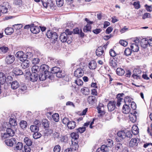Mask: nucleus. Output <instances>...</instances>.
<instances>
[{
  "label": "nucleus",
  "mask_w": 152,
  "mask_h": 152,
  "mask_svg": "<svg viewBox=\"0 0 152 152\" xmlns=\"http://www.w3.org/2000/svg\"><path fill=\"white\" fill-rule=\"evenodd\" d=\"M49 69V66L46 64H44L40 66V71L39 72V79L40 81H43L47 78H50L51 72L48 71Z\"/></svg>",
  "instance_id": "f257e3e1"
},
{
  "label": "nucleus",
  "mask_w": 152,
  "mask_h": 152,
  "mask_svg": "<svg viewBox=\"0 0 152 152\" xmlns=\"http://www.w3.org/2000/svg\"><path fill=\"white\" fill-rule=\"evenodd\" d=\"M73 32L68 29L66 30L65 32L61 33L60 36V39L62 42H66L68 44H69L72 42V34Z\"/></svg>",
  "instance_id": "f03ea898"
},
{
  "label": "nucleus",
  "mask_w": 152,
  "mask_h": 152,
  "mask_svg": "<svg viewBox=\"0 0 152 152\" xmlns=\"http://www.w3.org/2000/svg\"><path fill=\"white\" fill-rule=\"evenodd\" d=\"M118 137L116 139H118V142L122 140L125 137L130 138L132 136V134L127 129H125L121 131L118 132L117 133ZM118 141V140H117Z\"/></svg>",
  "instance_id": "7ed1b4c3"
},
{
  "label": "nucleus",
  "mask_w": 152,
  "mask_h": 152,
  "mask_svg": "<svg viewBox=\"0 0 152 152\" xmlns=\"http://www.w3.org/2000/svg\"><path fill=\"white\" fill-rule=\"evenodd\" d=\"M46 35L48 38L51 39L53 43H55L57 40L58 34L55 32L49 30L46 33Z\"/></svg>",
  "instance_id": "20e7f679"
},
{
  "label": "nucleus",
  "mask_w": 152,
  "mask_h": 152,
  "mask_svg": "<svg viewBox=\"0 0 152 152\" xmlns=\"http://www.w3.org/2000/svg\"><path fill=\"white\" fill-rule=\"evenodd\" d=\"M10 8L11 6L8 3L4 2L0 5V12L3 13H7L8 9H10Z\"/></svg>",
  "instance_id": "39448f33"
},
{
  "label": "nucleus",
  "mask_w": 152,
  "mask_h": 152,
  "mask_svg": "<svg viewBox=\"0 0 152 152\" xmlns=\"http://www.w3.org/2000/svg\"><path fill=\"white\" fill-rule=\"evenodd\" d=\"M142 71L139 66H137L134 69V78L137 79H140L141 76L140 75Z\"/></svg>",
  "instance_id": "423d86ee"
},
{
  "label": "nucleus",
  "mask_w": 152,
  "mask_h": 152,
  "mask_svg": "<svg viewBox=\"0 0 152 152\" xmlns=\"http://www.w3.org/2000/svg\"><path fill=\"white\" fill-rule=\"evenodd\" d=\"M6 133H5L2 137L3 139H5L9 136H13L15 135V132L11 129L7 128L6 129Z\"/></svg>",
  "instance_id": "0eeeda50"
},
{
  "label": "nucleus",
  "mask_w": 152,
  "mask_h": 152,
  "mask_svg": "<svg viewBox=\"0 0 152 152\" xmlns=\"http://www.w3.org/2000/svg\"><path fill=\"white\" fill-rule=\"evenodd\" d=\"M85 20L87 23L88 24L84 27L83 29V31L86 32L87 31H91V27L90 24H92L93 22L90 21L87 18H85Z\"/></svg>",
  "instance_id": "6e6552de"
},
{
  "label": "nucleus",
  "mask_w": 152,
  "mask_h": 152,
  "mask_svg": "<svg viewBox=\"0 0 152 152\" xmlns=\"http://www.w3.org/2000/svg\"><path fill=\"white\" fill-rule=\"evenodd\" d=\"M15 56L17 58H19L20 61H23L26 59L25 54L22 51H20L18 52L15 55Z\"/></svg>",
  "instance_id": "1a4fd4ad"
},
{
  "label": "nucleus",
  "mask_w": 152,
  "mask_h": 152,
  "mask_svg": "<svg viewBox=\"0 0 152 152\" xmlns=\"http://www.w3.org/2000/svg\"><path fill=\"white\" fill-rule=\"evenodd\" d=\"M74 74L75 77L78 78L80 77L83 75V70L81 68H78L74 72Z\"/></svg>",
  "instance_id": "9d476101"
},
{
  "label": "nucleus",
  "mask_w": 152,
  "mask_h": 152,
  "mask_svg": "<svg viewBox=\"0 0 152 152\" xmlns=\"http://www.w3.org/2000/svg\"><path fill=\"white\" fill-rule=\"evenodd\" d=\"M116 102L115 101H110L107 104V108L110 111H112L115 108Z\"/></svg>",
  "instance_id": "9b49d317"
},
{
  "label": "nucleus",
  "mask_w": 152,
  "mask_h": 152,
  "mask_svg": "<svg viewBox=\"0 0 152 152\" xmlns=\"http://www.w3.org/2000/svg\"><path fill=\"white\" fill-rule=\"evenodd\" d=\"M5 143L8 146H12L13 145L16 143V140L12 138L10 139L7 140L5 141Z\"/></svg>",
  "instance_id": "f8f14e48"
},
{
  "label": "nucleus",
  "mask_w": 152,
  "mask_h": 152,
  "mask_svg": "<svg viewBox=\"0 0 152 152\" xmlns=\"http://www.w3.org/2000/svg\"><path fill=\"white\" fill-rule=\"evenodd\" d=\"M15 58L13 55H9L7 56L5 58V62L8 64L12 63L15 61Z\"/></svg>",
  "instance_id": "ddd939ff"
},
{
  "label": "nucleus",
  "mask_w": 152,
  "mask_h": 152,
  "mask_svg": "<svg viewBox=\"0 0 152 152\" xmlns=\"http://www.w3.org/2000/svg\"><path fill=\"white\" fill-rule=\"evenodd\" d=\"M148 40L146 38L142 39L140 43L141 47L144 48H147L148 46Z\"/></svg>",
  "instance_id": "4468645a"
},
{
  "label": "nucleus",
  "mask_w": 152,
  "mask_h": 152,
  "mask_svg": "<svg viewBox=\"0 0 152 152\" xmlns=\"http://www.w3.org/2000/svg\"><path fill=\"white\" fill-rule=\"evenodd\" d=\"M134 40V48H135L134 52H137L139 50V47L138 44L139 42V39L137 37H135Z\"/></svg>",
  "instance_id": "2eb2a0df"
},
{
  "label": "nucleus",
  "mask_w": 152,
  "mask_h": 152,
  "mask_svg": "<svg viewBox=\"0 0 152 152\" xmlns=\"http://www.w3.org/2000/svg\"><path fill=\"white\" fill-rule=\"evenodd\" d=\"M31 71L32 73L38 74L39 75V74L40 71V66L39 67L38 66H33L31 68Z\"/></svg>",
  "instance_id": "dca6fc26"
},
{
  "label": "nucleus",
  "mask_w": 152,
  "mask_h": 152,
  "mask_svg": "<svg viewBox=\"0 0 152 152\" xmlns=\"http://www.w3.org/2000/svg\"><path fill=\"white\" fill-rule=\"evenodd\" d=\"M108 147L105 145H102L100 148H98L96 152H107L109 151Z\"/></svg>",
  "instance_id": "f3484780"
},
{
  "label": "nucleus",
  "mask_w": 152,
  "mask_h": 152,
  "mask_svg": "<svg viewBox=\"0 0 152 152\" xmlns=\"http://www.w3.org/2000/svg\"><path fill=\"white\" fill-rule=\"evenodd\" d=\"M96 55L98 56H100L104 53V50L103 47L100 46L96 50Z\"/></svg>",
  "instance_id": "a211bd4d"
},
{
  "label": "nucleus",
  "mask_w": 152,
  "mask_h": 152,
  "mask_svg": "<svg viewBox=\"0 0 152 152\" xmlns=\"http://www.w3.org/2000/svg\"><path fill=\"white\" fill-rule=\"evenodd\" d=\"M87 100L89 104H93L96 101V97L93 96H89Z\"/></svg>",
  "instance_id": "6ab92c4d"
},
{
  "label": "nucleus",
  "mask_w": 152,
  "mask_h": 152,
  "mask_svg": "<svg viewBox=\"0 0 152 152\" xmlns=\"http://www.w3.org/2000/svg\"><path fill=\"white\" fill-rule=\"evenodd\" d=\"M17 118L16 116L15 117H13V118H10L9 121V125H10V126H14L17 125V123L16 119H17Z\"/></svg>",
  "instance_id": "aec40b11"
},
{
  "label": "nucleus",
  "mask_w": 152,
  "mask_h": 152,
  "mask_svg": "<svg viewBox=\"0 0 152 152\" xmlns=\"http://www.w3.org/2000/svg\"><path fill=\"white\" fill-rule=\"evenodd\" d=\"M109 64L114 69H115L117 67V61L115 58L110 59Z\"/></svg>",
  "instance_id": "412c9836"
},
{
  "label": "nucleus",
  "mask_w": 152,
  "mask_h": 152,
  "mask_svg": "<svg viewBox=\"0 0 152 152\" xmlns=\"http://www.w3.org/2000/svg\"><path fill=\"white\" fill-rule=\"evenodd\" d=\"M6 77L5 74L0 72V84L3 85L6 82Z\"/></svg>",
  "instance_id": "4be33fe9"
},
{
  "label": "nucleus",
  "mask_w": 152,
  "mask_h": 152,
  "mask_svg": "<svg viewBox=\"0 0 152 152\" xmlns=\"http://www.w3.org/2000/svg\"><path fill=\"white\" fill-rule=\"evenodd\" d=\"M38 74L32 72L30 76V80L33 82L36 81L38 79Z\"/></svg>",
  "instance_id": "5701e85b"
},
{
  "label": "nucleus",
  "mask_w": 152,
  "mask_h": 152,
  "mask_svg": "<svg viewBox=\"0 0 152 152\" xmlns=\"http://www.w3.org/2000/svg\"><path fill=\"white\" fill-rule=\"evenodd\" d=\"M30 31L33 33L36 34L40 31V29L37 26H34L31 27Z\"/></svg>",
  "instance_id": "b1692460"
},
{
  "label": "nucleus",
  "mask_w": 152,
  "mask_h": 152,
  "mask_svg": "<svg viewBox=\"0 0 152 152\" xmlns=\"http://www.w3.org/2000/svg\"><path fill=\"white\" fill-rule=\"evenodd\" d=\"M19 86V84L16 80L12 81L11 83V88L12 90H15Z\"/></svg>",
  "instance_id": "393cba45"
},
{
  "label": "nucleus",
  "mask_w": 152,
  "mask_h": 152,
  "mask_svg": "<svg viewBox=\"0 0 152 152\" xmlns=\"http://www.w3.org/2000/svg\"><path fill=\"white\" fill-rule=\"evenodd\" d=\"M13 71L14 74L17 75H22L23 73L21 70L17 67L14 68Z\"/></svg>",
  "instance_id": "a878e982"
},
{
  "label": "nucleus",
  "mask_w": 152,
  "mask_h": 152,
  "mask_svg": "<svg viewBox=\"0 0 152 152\" xmlns=\"http://www.w3.org/2000/svg\"><path fill=\"white\" fill-rule=\"evenodd\" d=\"M76 122L73 121H70L67 124V126L69 129H74L75 127Z\"/></svg>",
  "instance_id": "bb28decb"
},
{
  "label": "nucleus",
  "mask_w": 152,
  "mask_h": 152,
  "mask_svg": "<svg viewBox=\"0 0 152 152\" xmlns=\"http://www.w3.org/2000/svg\"><path fill=\"white\" fill-rule=\"evenodd\" d=\"M122 111L124 113H128L130 111L129 107L128 105L126 104L124 105L122 108Z\"/></svg>",
  "instance_id": "cd10ccee"
},
{
  "label": "nucleus",
  "mask_w": 152,
  "mask_h": 152,
  "mask_svg": "<svg viewBox=\"0 0 152 152\" xmlns=\"http://www.w3.org/2000/svg\"><path fill=\"white\" fill-rule=\"evenodd\" d=\"M88 65L90 69H95L96 67V64L95 61L92 60L89 63Z\"/></svg>",
  "instance_id": "c85d7f7f"
},
{
  "label": "nucleus",
  "mask_w": 152,
  "mask_h": 152,
  "mask_svg": "<svg viewBox=\"0 0 152 152\" xmlns=\"http://www.w3.org/2000/svg\"><path fill=\"white\" fill-rule=\"evenodd\" d=\"M22 61L23 62V63L21 64V66L23 69H25L29 66L30 64L29 61L26 59L25 61Z\"/></svg>",
  "instance_id": "c756f323"
},
{
  "label": "nucleus",
  "mask_w": 152,
  "mask_h": 152,
  "mask_svg": "<svg viewBox=\"0 0 152 152\" xmlns=\"http://www.w3.org/2000/svg\"><path fill=\"white\" fill-rule=\"evenodd\" d=\"M73 32L74 34H78L81 37L84 36V34L82 32V30H79L78 28L74 29L73 30Z\"/></svg>",
  "instance_id": "7c9ffc66"
},
{
  "label": "nucleus",
  "mask_w": 152,
  "mask_h": 152,
  "mask_svg": "<svg viewBox=\"0 0 152 152\" xmlns=\"http://www.w3.org/2000/svg\"><path fill=\"white\" fill-rule=\"evenodd\" d=\"M133 44L131 45V49L129 48H126L124 51V54L126 56H129L131 55L132 52V49H133V46L132 45Z\"/></svg>",
  "instance_id": "2f4dec72"
},
{
  "label": "nucleus",
  "mask_w": 152,
  "mask_h": 152,
  "mask_svg": "<svg viewBox=\"0 0 152 152\" xmlns=\"http://www.w3.org/2000/svg\"><path fill=\"white\" fill-rule=\"evenodd\" d=\"M24 141L25 143L26 144V146H30L32 144V142L31 140L28 137H25L24 138Z\"/></svg>",
  "instance_id": "473e14b6"
},
{
  "label": "nucleus",
  "mask_w": 152,
  "mask_h": 152,
  "mask_svg": "<svg viewBox=\"0 0 152 152\" xmlns=\"http://www.w3.org/2000/svg\"><path fill=\"white\" fill-rule=\"evenodd\" d=\"M14 31L13 29L11 27H8L5 30V32L7 35H10L12 34Z\"/></svg>",
  "instance_id": "72a5a7b5"
},
{
  "label": "nucleus",
  "mask_w": 152,
  "mask_h": 152,
  "mask_svg": "<svg viewBox=\"0 0 152 152\" xmlns=\"http://www.w3.org/2000/svg\"><path fill=\"white\" fill-rule=\"evenodd\" d=\"M61 69L60 68L57 67L55 66L53 67L51 69V74L53 73L56 74L58 72L60 71Z\"/></svg>",
  "instance_id": "f704fd0d"
},
{
  "label": "nucleus",
  "mask_w": 152,
  "mask_h": 152,
  "mask_svg": "<svg viewBox=\"0 0 152 152\" xmlns=\"http://www.w3.org/2000/svg\"><path fill=\"white\" fill-rule=\"evenodd\" d=\"M30 129L32 132H34L38 131L39 130V127L37 126L32 125L30 126Z\"/></svg>",
  "instance_id": "c9c22d12"
},
{
  "label": "nucleus",
  "mask_w": 152,
  "mask_h": 152,
  "mask_svg": "<svg viewBox=\"0 0 152 152\" xmlns=\"http://www.w3.org/2000/svg\"><path fill=\"white\" fill-rule=\"evenodd\" d=\"M125 71L124 69L121 68H117L116 73L117 75L120 76H122L124 74Z\"/></svg>",
  "instance_id": "e433bc0d"
},
{
  "label": "nucleus",
  "mask_w": 152,
  "mask_h": 152,
  "mask_svg": "<svg viewBox=\"0 0 152 152\" xmlns=\"http://www.w3.org/2000/svg\"><path fill=\"white\" fill-rule=\"evenodd\" d=\"M20 125L22 129H25L27 126V122L24 121H21L20 123Z\"/></svg>",
  "instance_id": "4c0bfd02"
},
{
  "label": "nucleus",
  "mask_w": 152,
  "mask_h": 152,
  "mask_svg": "<svg viewBox=\"0 0 152 152\" xmlns=\"http://www.w3.org/2000/svg\"><path fill=\"white\" fill-rule=\"evenodd\" d=\"M41 136V134L38 132H34L33 135V138L36 139L40 138Z\"/></svg>",
  "instance_id": "58836bf2"
},
{
  "label": "nucleus",
  "mask_w": 152,
  "mask_h": 152,
  "mask_svg": "<svg viewBox=\"0 0 152 152\" xmlns=\"http://www.w3.org/2000/svg\"><path fill=\"white\" fill-rule=\"evenodd\" d=\"M52 118L55 122H58L59 120V115L58 113H55L53 115Z\"/></svg>",
  "instance_id": "ea45409f"
},
{
  "label": "nucleus",
  "mask_w": 152,
  "mask_h": 152,
  "mask_svg": "<svg viewBox=\"0 0 152 152\" xmlns=\"http://www.w3.org/2000/svg\"><path fill=\"white\" fill-rule=\"evenodd\" d=\"M81 92L85 95H88L89 94V89L87 87H85L81 89Z\"/></svg>",
  "instance_id": "a19ab883"
},
{
  "label": "nucleus",
  "mask_w": 152,
  "mask_h": 152,
  "mask_svg": "<svg viewBox=\"0 0 152 152\" xmlns=\"http://www.w3.org/2000/svg\"><path fill=\"white\" fill-rule=\"evenodd\" d=\"M97 109L98 113L99 114L98 115V116H102L104 114L105 112L103 110H102L101 108L100 107H97Z\"/></svg>",
  "instance_id": "79ce46f5"
},
{
  "label": "nucleus",
  "mask_w": 152,
  "mask_h": 152,
  "mask_svg": "<svg viewBox=\"0 0 152 152\" xmlns=\"http://www.w3.org/2000/svg\"><path fill=\"white\" fill-rule=\"evenodd\" d=\"M134 6L135 9H138L140 7V1H137L136 2H134Z\"/></svg>",
  "instance_id": "37998d69"
},
{
  "label": "nucleus",
  "mask_w": 152,
  "mask_h": 152,
  "mask_svg": "<svg viewBox=\"0 0 152 152\" xmlns=\"http://www.w3.org/2000/svg\"><path fill=\"white\" fill-rule=\"evenodd\" d=\"M0 50L3 53H5L8 51V48L7 47L3 46L0 47Z\"/></svg>",
  "instance_id": "c03bdc74"
},
{
  "label": "nucleus",
  "mask_w": 152,
  "mask_h": 152,
  "mask_svg": "<svg viewBox=\"0 0 152 152\" xmlns=\"http://www.w3.org/2000/svg\"><path fill=\"white\" fill-rule=\"evenodd\" d=\"M139 133V129L137 126L134 125V135H137Z\"/></svg>",
  "instance_id": "a18cd8bd"
},
{
  "label": "nucleus",
  "mask_w": 152,
  "mask_h": 152,
  "mask_svg": "<svg viewBox=\"0 0 152 152\" xmlns=\"http://www.w3.org/2000/svg\"><path fill=\"white\" fill-rule=\"evenodd\" d=\"M124 96V94L123 93L119 94L117 95V100L121 101L124 99L123 97Z\"/></svg>",
  "instance_id": "49530a36"
},
{
  "label": "nucleus",
  "mask_w": 152,
  "mask_h": 152,
  "mask_svg": "<svg viewBox=\"0 0 152 152\" xmlns=\"http://www.w3.org/2000/svg\"><path fill=\"white\" fill-rule=\"evenodd\" d=\"M71 137L72 139L76 140L79 138V135L77 133L73 132L71 134Z\"/></svg>",
  "instance_id": "de8ad7c7"
},
{
  "label": "nucleus",
  "mask_w": 152,
  "mask_h": 152,
  "mask_svg": "<svg viewBox=\"0 0 152 152\" xmlns=\"http://www.w3.org/2000/svg\"><path fill=\"white\" fill-rule=\"evenodd\" d=\"M56 77L59 78H61L64 77V75L62 73L61 70H60V71L58 72L56 74Z\"/></svg>",
  "instance_id": "09e8293b"
},
{
  "label": "nucleus",
  "mask_w": 152,
  "mask_h": 152,
  "mask_svg": "<svg viewBox=\"0 0 152 152\" xmlns=\"http://www.w3.org/2000/svg\"><path fill=\"white\" fill-rule=\"evenodd\" d=\"M33 53L32 52H27L25 54L26 59L27 58L30 59L33 56Z\"/></svg>",
  "instance_id": "8fccbe9b"
},
{
  "label": "nucleus",
  "mask_w": 152,
  "mask_h": 152,
  "mask_svg": "<svg viewBox=\"0 0 152 152\" xmlns=\"http://www.w3.org/2000/svg\"><path fill=\"white\" fill-rule=\"evenodd\" d=\"M42 124L45 128L48 127L49 124L47 120L44 119L43 120Z\"/></svg>",
  "instance_id": "3c124183"
},
{
  "label": "nucleus",
  "mask_w": 152,
  "mask_h": 152,
  "mask_svg": "<svg viewBox=\"0 0 152 152\" xmlns=\"http://www.w3.org/2000/svg\"><path fill=\"white\" fill-rule=\"evenodd\" d=\"M23 144L21 142H18L16 145V148L17 150H20L23 147Z\"/></svg>",
  "instance_id": "603ef678"
},
{
  "label": "nucleus",
  "mask_w": 152,
  "mask_h": 152,
  "mask_svg": "<svg viewBox=\"0 0 152 152\" xmlns=\"http://www.w3.org/2000/svg\"><path fill=\"white\" fill-rule=\"evenodd\" d=\"M6 80L5 82L7 83H11V82L13 80V79L11 76H9L6 78Z\"/></svg>",
  "instance_id": "864d4df0"
},
{
  "label": "nucleus",
  "mask_w": 152,
  "mask_h": 152,
  "mask_svg": "<svg viewBox=\"0 0 152 152\" xmlns=\"http://www.w3.org/2000/svg\"><path fill=\"white\" fill-rule=\"evenodd\" d=\"M40 61V59L37 58H34L32 61V64H38Z\"/></svg>",
  "instance_id": "5fc2aeb1"
},
{
  "label": "nucleus",
  "mask_w": 152,
  "mask_h": 152,
  "mask_svg": "<svg viewBox=\"0 0 152 152\" xmlns=\"http://www.w3.org/2000/svg\"><path fill=\"white\" fill-rule=\"evenodd\" d=\"M77 133L79 132L80 133H82L84 132L86 130V127H80L77 129Z\"/></svg>",
  "instance_id": "6e6d98bb"
},
{
  "label": "nucleus",
  "mask_w": 152,
  "mask_h": 152,
  "mask_svg": "<svg viewBox=\"0 0 152 152\" xmlns=\"http://www.w3.org/2000/svg\"><path fill=\"white\" fill-rule=\"evenodd\" d=\"M61 150V147L59 145L55 146L53 149L54 152H59Z\"/></svg>",
  "instance_id": "4d7b16f0"
},
{
  "label": "nucleus",
  "mask_w": 152,
  "mask_h": 152,
  "mask_svg": "<svg viewBox=\"0 0 152 152\" xmlns=\"http://www.w3.org/2000/svg\"><path fill=\"white\" fill-rule=\"evenodd\" d=\"M56 4L58 7H61L63 5V0H56Z\"/></svg>",
  "instance_id": "13d9d810"
},
{
  "label": "nucleus",
  "mask_w": 152,
  "mask_h": 152,
  "mask_svg": "<svg viewBox=\"0 0 152 152\" xmlns=\"http://www.w3.org/2000/svg\"><path fill=\"white\" fill-rule=\"evenodd\" d=\"M20 89L21 91H24L26 90L27 87L25 84H23L20 86Z\"/></svg>",
  "instance_id": "bf43d9fd"
},
{
  "label": "nucleus",
  "mask_w": 152,
  "mask_h": 152,
  "mask_svg": "<svg viewBox=\"0 0 152 152\" xmlns=\"http://www.w3.org/2000/svg\"><path fill=\"white\" fill-rule=\"evenodd\" d=\"M119 43L121 45L124 47L126 46L128 44L127 41L122 39H121L120 40Z\"/></svg>",
  "instance_id": "052dcab7"
},
{
  "label": "nucleus",
  "mask_w": 152,
  "mask_h": 152,
  "mask_svg": "<svg viewBox=\"0 0 152 152\" xmlns=\"http://www.w3.org/2000/svg\"><path fill=\"white\" fill-rule=\"evenodd\" d=\"M75 83L78 86H81L83 85V81L79 79H77L75 81Z\"/></svg>",
  "instance_id": "680f3d73"
},
{
  "label": "nucleus",
  "mask_w": 152,
  "mask_h": 152,
  "mask_svg": "<svg viewBox=\"0 0 152 152\" xmlns=\"http://www.w3.org/2000/svg\"><path fill=\"white\" fill-rule=\"evenodd\" d=\"M48 7H49L50 8L53 9V7L54 6V4L53 2L51 0H48Z\"/></svg>",
  "instance_id": "e2e57ef3"
},
{
  "label": "nucleus",
  "mask_w": 152,
  "mask_h": 152,
  "mask_svg": "<svg viewBox=\"0 0 152 152\" xmlns=\"http://www.w3.org/2000/svg\"><path fill=\"white\" fill-rule=\"evenodd\" d=\"M13 26L14 27V29L17 30L21 28L22 27V25L21 24H15Z\"/></svg>",
  "instance_id": "0e129e2a"
},
{
  "label": "nucleus",
  "mask_w": 152,
  "mask_h": 152,
  "mask_svg": "<svg viewBox=\"0 0 152 152\" xmlns=\"http://www.w3.org/2000/svg\"><path fill=\"white\" fill-rule=\"evenodd\" d=\"M72 148L73 149H74L75 150H76L77 149L79 145L76 142H72Z\"/></svg>",
  "instance_id": "69168bd1"
},
{
  "label": "nucleus",
  "mask_w": 152,
  "mask_h": 152,
  "mask_svg": "<svg viewBox=\"0 0 152 152\" xmlns=\"http://www.w3.org/2000/svg\"><path fill=\"white\" fill-rule=\"evenodd\" d=\"M151 17V14L149 13H144L142 15V18L145 19L147 18H150Z\"/></svg>",
  "instance_id": "338daca9"
},
{
  "label": "nucleus",
  "mask_w": 152,
  "mask_h": 152,
  "mask_svg": "<svg viewBox=\"0 0 152 152\" xmlns=\"http://www.w3.org/2000/svg\"><path fill=\"white\" fill-rule=\"evenodd\" d=\"M41 125L40 122L39 120H36L34 122V124L33 125L37 126L39 127Z\"/></svg>",
  "instance_id": "774afa93"
}]
</instances>
